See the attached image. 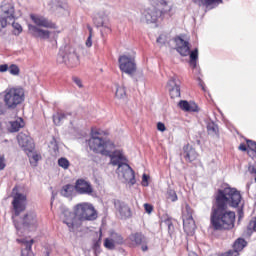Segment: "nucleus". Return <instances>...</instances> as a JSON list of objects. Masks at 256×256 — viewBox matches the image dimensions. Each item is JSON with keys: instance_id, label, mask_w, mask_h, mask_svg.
<instances>
[{"instance_id": "obj_28", "label": "nucleus", "mask_w": 256, "mask_h": 256, "mask_svg": "<svg viewBox=\"0 0 256 256\" xmlns=\"http://www.w3.org/2000/svg\"><path fill=\"white\" fill-rule=\"evenodd\" d=\"M109 237L116 243V245H125V238L115 230L109 231Z\"/></svg>"}, {"instance_id": "obj_23", "label": "nucleus", "mask_w": 256, "mask_h": 256, "mask_svg": "<svg viewBox=\"0 0 256 256\" xmlns=\"http://www.w3.org/2000/svg\"><path fill=\"white\" fill-rule=\"evenodd\" d=\"M206 129L208 135H210L211 137H219V125H217L215 121L211 119L206 121Z\"/></svg>"}, {"instance_id": "obj_64", "label": "nucleus", "mask_w": 256, "mask_h": 256, "mask_svg": "<svg viewBox=\"0 0 256 256\" xmlns=\"http://www.w3.org/2000/svg\"><path fill=\"white\" fill-rule=\"evenodd\" d=\"M160 39H161V38H157V43H159Z\"/></svg>"}, {"instance_id": "obj_20", "label": "nucleus", "mask_w": 256, "mask_h": 256, "mask_svg": "<svg viewBox=\"0 0 256 256\" xmlns=\"http://www.w3.org/2000/svg\"><path fill=\"white\" fill-rule=\"evenodd\" d=\"M71 115H73V113L71 112H56L52 116L54 125H56V127H61L63 125V121H65V119H67L68 117H71Z\"/></svg>"}, {"instance_id": "obj_27", "label": "nucleus", "mask_w": 256, "mask_h": 256, "mask_svg": "<svg viewBox=\"0 0 256 256\" xmlns=\"http://www.w3.org/2000/svg\"><path fill=\"white\" fill-rule=\"evenodd\" d=\"M73 193H75V185L73 184H66L62 186L60 191L62 197H66L67 199H69V197H73Z\"/></svg>"}, {"instance_id": "obj_22", "label": "nucleus", "mask_w": 256, "mask_h": 256, "mask_svg": "<svg viewBox=\"0 0 256 256\" xmlns=\"http://www.w3.org/2000/svg\"><path fill=\"white\" fill-rule=\"evenodd\" d=\"M129 241L135 243V245H143L147 243V237L143 232L131 233L128 237Z\"/></svg>"}, {"instance_id": "obj_37", "label": "nucleus", "mask_w": 256, "mask_h": 256, "mask_svg": "<svg viewBox=\"0 0 256 256\" xmlns=\"http://www.w3.org/2000/svg\"><path fill=\"white\" fill-rule=\"evenodd\" d=\"M164 224L168 227V235L171 237L175 231V226H173V221L171 218H167L164 220Z\"/></svg>"}, {"instance_id": "obj_30", "label": "nucleus", "mask_w": 256, "mask_h": 256, "mask_svg": "<svg viewBox=\"0 0 256 256\" xmlns=\"http://www.w3.org/2000/svg\"><path fill=\"white\" fill-rule=\"evenodd\" d=\"M16 242L21 243L22 245H25L24 249H27L28 251L33 252V243H35V240H33V239L27 240L25 238H17Z\"/></svg>"}, {"instance_id": "obj_3", "label": "nucleus", "mask_w": 256, "mask_h": 256, "mask_svg": "<svg viewBox=\"0 0 256 256\" xmlns=\"http://www.w3.org/2000/svg\"><path fill=\"white\" fill-rule=\"evenodd\" d=\"M12 207L14 209L12 222L18 237H23L25 233L37 231V228L39 227V218L37 217V213H35V211H29L26 214L20 216L23 211L27 209L26 195L21 192H17L12 200ZM15 217H19V219H15Z\"/></svg>"}, {"instance_id": "obj_35", "label": "nucleus", "mask_w": 256, "mask_h": 256, "mask_svg": "<svg viewBox=\"0 0 256 256\" xmlns=\"http://www.w3.org/2000/svg\"><path fill=\"white\" fill-rule=\"evenodd\" d=\"M12 27L14 31L12 32L15 37H19L20 33H23V26H21L18 22L13 21Z\"/></svg>"}, {"instance_id": "obj_36", "label": "nucleus", "mask_w": 256, "mask_h": 256, "mask_svg": "<svg viewBox=\"0 0 256 256\" xmlns=\"http://www.w3.org/2000/svg\"><path fill=\"white\" fill-rule=\"evenodd\" d=\"M167 199L172 201V203H175V201H178L179 197L177 196V192H175V190L169 188L167 190Z\"/></svg>"}, {"instance_id": "obj_2", "label": "nucleus", "mask_w": 256, "mask_h": 256, "mask_svg": "<svg viewBox=\"0 0 256 256\" xmlns=\"http://www.w3.org/2000/svg\"><path fill=\"white\" fill-rule=\"evenodd\" d=\"M99 135H101L99 131H91V137L88 140L90 151L103 155L104 157H110L111 165L118 167L116 169L117 175L123 177L124 181H127L130 187H133L137 183V180L135 179V170L129 165L127 156H124L121 150H115L111 154V151L115 149V143Z\"/></svg>"}, {"instance_id": "obj_53", "label": "nucleus", "mask_w": 256, "mask_h": 256, "mask_svg": "<svg viewBox=\"0 0 256 256\" xmlns=\"http://www.w3.org/2000/svg\"><path fill=\"white\" fill-rule=\"evenodd\" d=\"M5 113H7V110H5L3 103L0 102V115H5Z\"/></svg>"}, {"instance_id": "obj_13", "label": "nucleus", "mask_w": 256, "mask_h": 256, "mask_svg": "<svg viewBox=\"0 0 256 256\" xmlns=\"http://www.w3.org/2000/svg\"><path fill=\"white\" fill-rule=\"evenodd\" d=\"M169 95L172 99L181 97V80L176 77H171L167 82Z\"/></svg>"}, {"instance_id": "obj_11", "label": "nucleus", "mask_w": 256, "mask_h": 256, "mask_svg": "<svg viewBox=\"0 0 256 256\" xmlns=\"http://www.w3.org/2000/svg\"><path fill=\"white\" fill-rule=\"evenodd\" d=\"M74 189L78 195H93V185L84 178L75 181Z\"/></svg>"}, {"instance_id": "obj_5", "label": "nucleus", "mask_w": 256, "mask_h": 256, "mask_svg": "<svg viewBox=\"0 0 256 256\" xmlns=\"http://www.w3.org/2000/svg\"><path fill=\"white\" fill-rule=\"evenodd\" d=\"M176 44V51L181 55V57H187L189 55V66L191 69H197V63L199 61V48H194L191 50L189 46V41L183 39L181 36H176L174 38Z\"/></svg>"}, {"instance_id": "obj_39", "label": "nucleus", "mask_w": 256, "mask_h": 256, "mask_svg": "<svg viewBox=\"0 0 256 256\" xmlns=\"http://www.w3.org/2000/svg\"><path fill=\"white\" fill-rule=\"evenodd\" d=\"M8 71L10 75H14V76H17L19 75V73H21V69L17 64H11L10 66H8Z\"/></svg>"}, {"instance_id": "obj_25", "label": "nucleus", "mask_w": 256, "mask_h": 256, "mask_svg": "<svg viewBox=\"0 0 256 256\" xmlns=\"http://www.w3.org/2000/svg\"><path fill=\"white\" fill-rule=\"evenodd\" d=\"M247 245H248L247 240H245V238L240 237L234 241L232 251H236L238 256L239 251H243L245 247H247Z\"/></svg>"}, {"instance_id": "obj_62", "label": "nucleus", "mask_w": 256, "mask_h": 256, "mask_svg": "<svg viewBox=\"0 0 256 256\" xmlns=\"http://www.w3.org/2000/svg\"><path fill=\"white\" fill-rule=\"evenodd\" d=\"M58 7H59L60 9H63V6H62V5H58Z\"/></svg>"}, {"instance_id": "obj_17", "label": "nucleus", "mask_w": 256, "mask_h": 256, "mask_svg": "<svg viewBox=\"0 0 256 256\" xmlns=\"http://www.w3.org/2000/svg\"><path fill=\"white\" fill-rule=\"evenodd\" d=\"M182 157L188 163H193V161H197L199 153H197V150L190 144H185L182 149Z\"/></svg>"}, {"instance_id": "obj_58", "label": "nucleus", "mask_w": 256, "mask_h": 256, "mask_svg": "<svg viewBox=\"0 0 256 256\" xmlns=\"http://www.w3.org/2000/svg\"><path fill=\"white\" fill-rule=\"evenodd\" d=\"M33 159H34V161H39V156L38 155H34Z\"/></svg>"}, {"instance_id": "obj_47", "label": "nucleus", "mask_w": 256, "mask_h": 256, "mask_svg": "<svg viewBox=\"0 0 256 256\" xmlns=\"http://www.w3.org/2000/svg\"><path fill=\"white\" fill-rule=\"evenodd\" d=\"M239 151H243V153H247L248 155H250L249 153V147L247 146V144L245 143H241L238 147Z\"/></svg>"}, {"instance_id": "obj_50", "label": "nucleus", "mask_w": 256, "mask_h": 256, "mask_svg": "<svg viewBox=\"0 0 256 256\" xmlns=\"http://www.w3.org/2000/svg\"><path fill=\"white\" fill-rule=\"evenodd\" d=\"M86 47H93V35L89 34L86 40Z\"/></svg>"}, {"instance_id": "obj_60", "label": "nucleus", "mask_w": 256, "mask_h": 256, "mask_svg": "<svg viewBox=\"0 0 256 256\" xmlns=\"http://www.w3.org/2000/svg\"><path fill=\"white\" fill-rule=\"evenodd\" d=\"M197 145H201V140H196Z\"/></svg>"}, {"instance_id": "obj_63", "label": "nucleus", "mask_w": 256, "mask_h": 256, "mask_svg": "<svg viewBox=\"0 0 256 256\" xmlns=\"http://www.w3.org/2000/svg\"><path fill=\"white\" fill-rule=\"evenodd\" d=\"M54 199H55V196H52L51 201H53Z\"/></svg>"}, {"instance_id": "obj_34", "label": "nucleus", "mask_w": 256, "mask_h": 256, "mask_svg": "<svg viewBox=\"0 0 256 256\" xmlns=\"http://www.w3.org/2000/svg\"><path fill=\"white\" fill-rule=\"evenodd\" d=\"M93 23L95 27H105V18L101 15H97L93 18Z\"/></svg>"}, {"instance_id": "obj_33", "label": "nucleus", "mask_w": 256, "mask_h": 256, "mask_svg": "<svg viewBox=\"0 0 256 256\" xmlns=\"http://www.w3.org/2000/svg\"><path fill=\"white\" fill-rule=\"evenodd\" d=\"M103 246L108 251H115V248H116L117 244L109 236V237L104 239Z\"/></svg>"}, {"instance_id": "obj_9", "label": "nucleus", "mask_w": 256, "mask_h": 256, "mask_svg": "<svg viewBox=\"0 0 256 256\" xmlns=\"http://www.w3.org/2000/svg\"><path fill=\"white\" fill-rule=\"evenodd\" d=\"M165 13H167V10H159L157 8H153V9L148 8L144 10L142 14V20L145 21L147 25H156V27H158L157 21H159V19H161V17L165 15Z\"/></svg>"}, {"instance_id": "obj_26", "label": "nucleus", "mask_w": 256, "mask_h": 256, "mask_svg": "<svg viewBox=\"0 0 256 256\" xmlns=\"http://www.w3.org/2000/svg\"><path fill=\"white\" fill-rule=\"evenodd\" d=\"M101 241H103V231L100 230L98 239H94L92 243V251H94L95 256L101 254Z\"/></svg>"}, {"instance_id": "obj_52", "label": "nucleus", "mask_w": 256, "mask_h": 256, "mask_svg": "<svg viewBox=\"0 0 256 256\" xmlns=\"http://www.w3.org/2000/svg\"><path fill=\"white\" fill-rule=\"evenodd\" d=\"M29 253H32V251L28 249H22L20 256H29Z\"/></svg>"}, {"instance_id": "obj_24", "label": "nucleus", "mask_w": 256, "mask_h": 256, "mask_svg": "<svg viewBox=\"0 0 256 256\" xmlns=\"http://www.w3.org/2000/svg\"><path fill=\"white\" fill-rule=\"evenodd\" d=\"M183 215H188V218L186 220H183V226L185 225H195V220L193 219V208L189 206V204L185 205V211L183 212Z\"/></svg>"}, {"instance_id": "obj_14", "label": "nucleus", "mask_w": 256, "mask_h": 256, "mask_svg": "<svg viewBox=\"0 0 256 256\" xmlns=\"http://www.w3.org/2000/svg\"><path fill=\"white\" fill-rule=\"evenodd\" d=\"M114 207L116 211H118L120 215V219H124V220L131 219L132 212H131V208L129 207V205H127V203L121 200H114Z\"/></svg>"}, {"instance_id": "obj_57", "label": "nucleus", "mask_w": 256, "mask_h": 256, "mask_svg": "<svg viewBox=\"0 0 256 256\" xmlns=\"http://www.w3.org/2000/svg\"><path fill=\"white\" fill-rule=\"evenodd\" d=\"M3 133V123L0 122V135Z\"/></svg>"}, {"instance_id": "obj_61", "label": "nucleus", "mask_w": 256, "mask_h": 256, "mask_svg": "<svg viewBox=\"0 0 256 256\" xmlns=\"http://www.w3.org/2000/svg\"><path fill=\"white\" fill-rule=\"evenodd\" d=\"M198 75H201V69H198Z\"/></svg>"}, {"instance_id": "obj_44", "label": "nucleus", "mask_w": 256, "mask_h": 256, "mask_svg": "<svg viewBox=\"0 0 256 256\" xmlns=\"http://www.w3.org/2000/svg\"><path fill=\"white\" fill-rule=\"evenodd\" d=\"M256 141L246 138V145L248 146L249 153L255 148Z\"/></svg>"}, {"instance_id": "obj_31", "label": "nucleus", "mask_w": 256, "mask_h": 256, "mask_svg": "<svg viewBox=\"0 0 256 256\" xmlns=\"http://www.w3.org/2000/svg\"><path fill=\"white\" fill-rule=\"evenodd\" d=\"M115 97L117 99H125V97H127V88L125 86L116 85Z\"/></svg>"}, {"instance_id": "obj_10", "label": "nucleus", "mask_w": 256, "mask_h": 256, "mask_svg": "<svg viewBox=\"0 0 256 256\" xmlns=\"http://www.w3.org/2000/svg\"><path fill=\"white\" fill-rule=\"evenodd\" d=\"M2 16L0 17V31L5 29L7 25L10 24L9 21H14L15 19V6L8 3L1 6Z\"/></svg>"}, {"instance_id": "obj_54", "label": "nucleus", "mask_w": 256, "mask_h": 256, "mask_svg": "<svg viewBox=\"0 0 256 256\" xmlns=\"http://www.w3.org/2000/svg\"><path fill=\"white\" fill-rule=\"evenodd\" d=\"M142 251H149V246H147V243L146 244H142V247H141Z\"/></svg>"}, {"instance_id": "obj_19", "label": "nucleus", "mask_w": 256, "mask_h": 256, "mask_svg": "<svg viewBox=\"0 0 256 256\" xmlns=\"http://www.w3.org/2000/svg\"><path fill=\"white\" fill-rule=\"evenodd\" d=\"M198 7H205L206 9H217L218 6L223 5V0H192Z\"/></svg>"}, {"instance_id": "obj_55", "label": "nucleus", "mask_w": 256, "mask_h": 256, "mask_svg": "<svg viewBox=\"0 0 256 256\" xmlns=\"http://www.w3.org/2000/svg\"><path fill=\"white\" fill-rule=\"evenodd\" d=\"M87 29L89 31V35H93V28L91 27V25H87Z\"/></svg>"}, {"instance_id": "obj_18", "label": "nucleus", "mask_w": 256, "mask_h": 256, "mask_svg": "<svg viewBox=\"0 0 256 256\" xmlns=\"http://www.w3.org/2000/svg\"><path fill=\"white\" fill-rule=\"evenodd\" d=\"M178 107L186 113H199V105L193 101L180 100L178 102Z\"/></svg>"}, {"instance_id": "obj_48", "label": "nucleus", "mask_w": 256, "mask_h": 256, "mask_svg": "<svg viewBox=\"0 0 256 256\" xmlns=\"http://www.w3.org/2000/svg\"><path fill=\"white\" fill-rule=\"evenodd\" d=\"M7 167V164L5 163V155L0 156V171H3Z\"/></svg>"}, {"instance_id": "obj_45", "label": "nucleus", "mask_w": 256, "mask_h": 256, "mask_svg": "<svg viewBox=\"0 0 256 256\" xmlns=\"http://www.w3.org/2000/svg\"><path fill=\"white\" fill-rule=\"evenodd\" d=\"M144 211L145 213H147L148 215H151L153 213V205L150 203H145L144 204Z\"/></svg>"}, {"instance_id": "obj_4", "label": "nucleus", "mask_w": 256, "mask_h": 256, "mask_svg": "<svg viewBox=\"0 0 256 256\" xmlns=\"http://www.w3.org/2000/svg\"><path fill=\"white\" fill-rule=\"evenodd\" d=\"M87 209V202L79 203L74 206L73 212L69 209H64L62 215L64 217L63 223L67 225L69 231L81 227V222L85 221V213Z\"/></svg>"}, {"instance_id": "obj_56", "label": "nucleus", "mask_w": 256, "mask_h": 256, "mask_svg": "<svg viewBox=\"0 0 256 256\" xmlns=\"http://www.w3.org/2000/svg\"><path fill=\"white\" fill-rule=\"evenodd\" d=\"M160 4H162L164 7H167V1L166 0H161Z\"/></svg>"}, {"instance_id": "obj_15", "label": "nucleus", "mask_w": 256, "mask_h": 256, "mask_svg": "<svg viewBox=\"0 0 256 256\" xmlns=\"http://www.w3.org/2000/svg\"><path fill=\"white\" fill-rule=\"evenodd\" d=\"M28 33L31 37L42 39L44 41L51 37V32L49 30H43L33 24H28Z\"/></svg>"}, {"instance_id": "obj_16", "label": "nucleus", "mask_w": 256, "mask_h": 256, "mask_svg": "<svg viewBox=\"0 0 256 256\" xmlns=\"http://www.w3.org/2000/svg\"><path fill=\"white\" fill-rule=\"evenodd\" d=\"M31 21L37 25V27H44L45 29H57V24L45 18L44 16H37L35 14L30 15Z\"/></svg>"}, {"instance_id": "obj_12", "label": "nucleus", "mask_w": 256, "mask_h": 256, "mask_svg": "<svg viewBox=\"0 0 256 256\" xmlns=\"http://www.w3.org/2000/svg\"><path fill=\"white\" fill-rule=\"evenodd\" d=\"M18 145L21 147L26 153V155H29L30 153H33L35 151V141H33V138L22 134L18 135Z\"/></svg>"}, {"instance_id": "obj_29", "label": "nucleus", "mask_w": 256, "mask_h": 256, "mask_svg": "<svg viewBox=\"0 0 256 256\" xmlns=\"http://www.w3.org/2000/svg\"><path fill=\"white\" fill-rule=\"evenodd\" d=\"M24 121L23 118H20V122L15 120L10 122V133H19L20 129H23L24 127Z\"/></svg>"}, {"instance_id": "obj_1", "label": "nucleus", "mask_w": 256, "mask_h": 256, "mask_svg": "<svg viewBox=\"0 0 256 256\" xmlns=\"http://www.w3.org/2000/svg\"><path fill=\"white\" fill-rule=\"evenodd\" d=\"M210 212V225L213 231H231L235 228V211L243 201V195L235 187L218 188L214 193Z\"/></svg>"}, {"instance_id": "obj_51", "label": "nucleus", "mask_w": 256, "mask_h": 256, "mask_svg": "<svg viewBox=\"0 0 256 256\" xmlns=\"http://www.w3.org/2000/svg\"><path fill=\"white\" fill-rule=\"evenodd\" d=\"M7 71H9V65L8 64L0 65V73H7Z\"/></svg>"}, {"instance_id": "obj_43", "label": "nucleus", "mask_w": 256, "mask_h": 256, "mask_svg": "<svg viewBox=\"0 0 256 256\" xmlns=\"http://www.w3.org/2000/svg\"><path fill=\"white\" fill-rule=\"evenodd\" d=\"M196 81L198 82L199 87L202 89V91L204 93H207V86L205 85V82L203 81V79H201V77H197Z\"/></svg>"}, {"instance_id": "obj_46", "label": "nucleus", "mask_w": 256, "mask_h": 256, "mask_svg": "<svg viewBox=\"0 0 256 256\" xmlns=\"http://www.w3.org/2000/svg\"><path fill=\"white\" fill-rule=\"evenodd\" d=\"M157 131H160V133H165V131H167V127L165 126V123L158 122L157 123Z\"/></svg>"}, {"instance_id": "obj_40", "label": "nucleus", "mask_w": 256, "mask_h": 256, "mask_svg": "<svg viewBox=\"0 0 256 256\" xmlns=\"http://www.w3.org/2000/svg\"><path fill=\"white\" fill-rule=\"evenodd\" d=\"M71 165V162H69V159L65 157H61L58 159V166L62 169H67Z\"/></svg>"}, {"instance_id": "obj_21", "label": "nucleus", "mask_w": 256, "mask_h": 256, "mask_svg": "<svg viewBox=\"0 0 256 256\" xmlns=\"http://www.w3.org/2000/svg\"><path fill=\"white\" fill-rule=\"evenodd\" d=\"M97 219V210L93 204L86 202V212H84V221H95Z\"/></svg>"}, {"instance_id": "obj_6", "label": "nucleus", "mask_w": 256, "mask_h": 256, "mask_svg": "<svg viewBox=\"0 0 256 256\" xmlns=\"http://www.w3.org/2000/svg\"><path fill=\"white\" fill-rule=\"evenodd\" d=\"M118 65L121 73H125L128 77H131L134 83L143 81V72H137V63L132 56H119Z\"/></svg>"}, {"instance_id": "obj_8", "label": "nucleus", "mask_w": 256, "mask_h": 256, "mask_svg": "<svg viewBox=\"0 0 256 256\" xmlns=\"http://www.w3.org/2000/svg\"><path fill=\"white\" fill-rule=\"evenodd\" d=\"M25 101V90L19 88H8L5 90L4 103L8 109H17Z\"/></svg>"}, {"instance_id": "obj_38", "label": "nucleus", "mask_w": 256, "mask_h": 256, "mask_svg": "<svg viewBox=\"0 0 256 256\" xmlns=\"http://www.w3.org/2000/svg\"><path fill=\"white\" fill-rule=\"evenodd\" d=\"M248 235H253V231L256 233V217L250 220L247 226Z\"/></svg>"}, {"instance_id": "obj_41", "label": "nucleus", "mask_w": 256, "mask_h": 256, "mask_svg": "<svg viewBox=\"0 0 256 256\" xmlns=\"http://www.w3.org/2000/svg\"><path fill=\"white\" fill-rule=\"evenodd\" d=\"M50 149L57 155L59 153V142H57V138L52 137V140L50 141Z\"/></svg>"}, {"instance_id": "obj_59", "label": "nucleus", "mask_w": 256, "mask_h": 256, "mask_svg": "<svg viewBox=\"0 0 256 256\" xmlns=\"http://www.w3.org/2000/svg\"><path fill=\"white\" fill-rule=\"evenodd\" d=\"M251 173H254L256 175V168L255 167H252Z\"/></svg>"}, {"instance_id": "obj_49", "label": "nucleus", "mask_w": 256, "mask_h": 256, "mask_svg": "<svg viewBox=\"0 0 256 256\" xmlns=\"http://www.w3.org/2000/svg\"><path fill=\"white\" fill-rule=\"evenodd\" d=\"M72 81L79 87L80 89L83 88V82H81V79L79 77H73Z\"/></svg>"}, {"instance_id": "obj_7", "label": "nucleus", "mask_w": 256, "mask_h": 256, "mask_svg": "<svg viewBox=\"0 0 256 256\" xmlns=\"http://www.w3.org/2000/svg\"><path fill=\"white\" fill-rule=\"evenodd\" d=\"M57 63H65L66 67L71 69L79 66V55H77L75 48L69 45L61 47L57 55Z\"/></svg>"}, {"instance_id": "obj_32", "label": "nucleus", "mask_w": 256, "mask_h": 256, "mask_svg": "<svg viewBox=\"0 0 256 256\" xmlns=\"http://www.w3.org/2000/svg\"><path fill=\"white\" fill-rule=\"evenodd\" d=\"M236 209H237L238 225H239L243 217H245V202L241 200L240 204L238 205V207H236Z\"/></svg>"}, {"instance_id": "obj_42", "label": "nucleus", "mask_w": 256, "mask_h": 256, "mask_svg": "<svg viewBox=\"0 0 256 256\" xmlns=\"http://www.w3.org/2000/svg\"><path fill=\"white\" fill-rule=\"evenodd\" d=\"M149 179H151V176H149V174L144 173L142 175V181H141L142 187H149Z\"/></svg>"}]
</instances>
